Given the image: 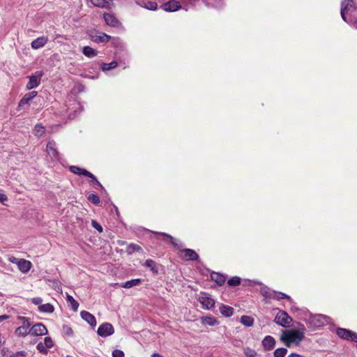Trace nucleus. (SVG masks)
Masks as SVG:
<instances>
[{"instance_id": "nucleus-43", "label": "nucleus", "mask_w": 357, "mask_h": 357, "mask_svg": "<svg viewBox=\"0 0 357 357\" xmlns=\"http://www.w3.org/2000/svg\"><path fill=\"white\" fill-rule=\"evenodd\" d=\"M27 355V353L25 351H20L13 353L10 355V357H25Z\"/></svg>"}, {"instance_id": "nucleus-52", "label": "nucleus", "mask_w": 357, "mask_h": 357, "mask_svg": "<svg viewBox=\"0 0 357 357\" xmlns=\"http://www.w3.org/2000/svg\"><path fill=\"white\" fill-rule=\"evenodd\" d=\"M96 324V320L93 315L91 314V326H95Z\"/></svg>"}, {"instance_id": "nucleus-34", "label": "nucleus", "mask_w": 357, "mask_h": 357, "mask_svg": "<svg viewBox=\"0 0 357 357\" xmlns=\"http://www.w3.org/2000/svg\"><path fill=\"white\" fill-rule=\"evenodd\" d=\"M17 319L21 321L22 325L20 326H24L27 329H30L29 327L31 326V322L29 318L19 316Z\"/></svg>"}, {"instance_id": "nucleus-23", "label": "nucleus", "mask_w": 357, "mask_h": 357, "mask_svg": "<svg viewBox=\"0 0 357 357\" xmlns=\"http://www.w3.org/2000/svg\"><path fill=\"white\" fill-rule=\"evenodd\" d=\"M142 283L141 279H132L131 280L126 281V282H123L120 284L121 287L129 289L132 287L139 285Z\"/></svg>"}, {"instance_id": "nucleus-21", "label": "nucleus", "mask_w": 357, "mask_h": 357, "mask_svg": "<svg viewBox=\"0 0 357 357\" xmlns=\"http://www.w3.org/2000/svg\"><path fill=\"white\" fill-rule=\"evenodd\" d=\"M144 266L149 268L153 274L158 273V266L155 261L149 259L145 261Z\"/></svg>"}, {"instance_id": "nucleus-31", "label": "nucleus", "mask_w": 357, "mask_h": 357, "mask_svg": "<svg viewBox=\"0 0 357 357\" xmlns=\"http://www.w3.org/2000/svg\"><path fill=\"white\" fill-rule=\"evenodd\" d=\"M117 65L118 63L116 61H113L109 63H102L101 64V68L102 71H107L116 68Z\"/></svg>"}, {"instance_id": "nucleus-15", "label": "nucleus", "mask_w": 357, "mask_h": 357, "mask_svg": "<svg viewBox=\"0 0 357 357\" xmlns=\"http://www.w3.org/2000/svg\"><path fill=\"white\" fill-rule=\"evenodd\" d=\"M46 150L52 158L59 159V152L56 150L55 142H49L47 144Z\"/></svg>"}, {"instance_id": "nucleus-45", "label": "nucleus", "mask_w": 357, "mask_h": 357, "mask_svg": "<svg viewBox=\"0 0 357 357\" xmlns=\"http://www.w3.org/2000/svg\"><path fill=\"white\" fill-rule=\"evenodd\" d=\"M31 303H33L36 305H42L43 299L40 297H35L31 299Z\"/></svg>"}, {"instance_id": "nucleus-11", "label": "nucleus", "mask_w": 357, "mask_h": 357, "mask_svg": "<svg viewBox=\"0 0 357 357\" xmlns=\"http://www.w3.org/2000/svg\"><path fill=\"white\" fill-rule=\"evenodd\" d=\"M181 3L176 0H170L162 5V8L167 12H174L181 8Z\"/></svg>"}, {"instance_id": "nucleus-33", "label": "nucleus", "mask_w": 357, "mask_h": 357, "mask_svg": "<svg viewBox=\"0 0 357 357\" xmlns=\"http://www.w3.org/2000/svg\"><path fill=\"white\" fill-rule=\"evenodd\" d=\"M227 284L230 287H236L241 284V278L237 276L232 277L227 281Z\"/></svg>"}, {"instance_id": "nucleus-42", "label": "nucleus", "mask_w": 357, "mask_h": 357, "mask_svg": "<svg viewBox=\"0 0 357 357\" xmlns=\"http://www.w3.org/2000/svg\"><path fill=\"white\" fill-rule=\"evenodd\" d=\"M100 202V198L97 195L91 194V202H92L94 204H98Z\"/></svg>"}, {"instance_id": "nucleus-37", "label": "nucleus", "mask_w": 357, "mask_h": 357, "mask_svg": "<svg viewBox=\"0 0 357 357\" xmlns=\"http://www.w3.org/2000/svg\"><path fill=\"white\" fill-rule=\"evenodd\" d=\"M91 225L99 233H102L103 231L102 227L96 220H91Z\"/></svg>"}, {"instance_id": "nucleus-12", "label": "nucleus", "mask_w": 357, "mask_h": 357, "mask_svg": "<svg viewBox=\"0 0 357 357\" xmlns=\"http://www.w3.org/2000/svg\"><path fill=\"white\" fill-rule=\"evenodd\" d=\"M110 38V36L105 33H100L99 35H98L96 33L91 32V41L96 43H107L109 40Z\"/></svg>"}, {"instance_id": "nucleus-38", "label": "nucleus", "mask_w": 357, "mask_h": 357, "mask_svg": "<svg viewBox=\"0 0 357 357\" xmlns=\"http://www.w3.org/2000/svg\"><path fill=\"white\" fill-rule=\"evenodd\" d=\"M37 349L39 351L40 353L43 354H47V349L46 346L43 343L40 342L36 346Z\"/></svg>"}, {"instance_id": "nucleus-32", "label": "nucleus", "mask_w": 357, "mask_h": 357, "mask_svg": "<svg viewBox=\"0 0 357 357\" xmlns=\"http://www.w3.org/2000/svg\"><path fill=\"white\" fill-rule=\"evenodd\" d=\"M67 301L70 303L72 310L76 312L79 307V303L76 301L72 296L68 295Z\"/></svg>"}, {"instance_id": "nucleus-27", "label": "nucleus", "mask_w": 357, "mask_h": 357, "mask_svg": "<svg viewBox=\"0 0 357 357\" xmlns=\"http://www.w3.org/2000/svg\"><path fill=\"white\" fill-rule=\"evenodd\" d=\"M142 250V248L139 245L135 243H130L126 248V252L128 253V255H132L135 252H139Z\"/></svg>"}, {"instance_id": "nucleus-40", "label": "nucleus", "mask_w": 357, "mask_h": 357, "mask_svg": "<svg viewBox=\"0 0 357 357\" xmlns=\"http://www.w3.org/2000/svg\"><path fill=\"white\" fill-rule=\"evenodd\" d=\"M244 354L248 357H255L257 355V353L255 350L251 349L250 348H246L244 351Z\"/></svg>"}, {"instance_id": "nucleus-7", "label": "nucleus", "mask_w": 357, "mask_h": 357, "mask_svg": "<svg viewBox=\"0 0 357 357\" xmlns=\"http://www.w3.org/2000/svg\"><path fill=\"white\" fill-rule=\"evenodd\" d=\"M43 74V71H36L33 75L29 76V82L26 86V89L31 90L38 86Z\"/></svg>"}, {"instance_id": "nucleus-57", "label": "nucleus", "mask_w": 357, "mask_h": 357, "mask_svg": "<svg viewBox=\"0 0 357 357\" xmlns=\"http://www.w3.org/2000/svg\"><path fill=\"white\" fill-rule=\"evenodd\" d=\"M151 357H164L163 356H162L161 354H158V353H153Z\"/></svg>"}, {"instance_id": "nucleus-24", "label": "nucleus", "mask_w": 357, "mask_h": 357, "mask_svg": "<svg viewBox=\"0 0 357 357\" xmlns=\"http://www.w3.org/2000/svg\"><path fill=\"white\" fill-rule=\"evenodd\" d=\"M70 170L71 172L77 175H84L86 176H89V172H88L86 169L80 168L77 166H70Z\"/></svg>"}, {"instance_id": "nucleus-53", "label": "nucleus", "mask_w": 357, "mask_h": 357, "mask_svg": "<svg viewBox=\"0 0 357 357\" xmlns=\"http://www.w3.org/2000/svg\"><path fill=\"white\" fill-rule=\"evenodd\" d=\"M8 199L7 196L4 194L0 193V202H3Z\"/></svg>"}, {"instance_id": "nucleus-59", "label": "nucleus", "mask_w": 357, "mask_h": 357, "mask_svg": "<svg viewBox=\"0 0 357 357\" xmlns=\"http://www.w3.org/2000/svg\"><path fill=\"white\" fill-rule=\"evenodd\" d=\"M208 5H209V4H211V5H213V4L212 3H211V2H208Z\"/></svg>"}, {"instance_id": "nucleus-28", "label": "nucleus", "mask_w": 357, "mask_h": 357, "mask_svg": "<svg viewBox=\"0 0 357 357\" xmlns=\"http://www.w3.org/2000/svg\"><path fill=\"white\" fill-rule=\"evenodd\" d=\"M241 322L244 326L250 327L253 325L254 319L250 316L243 315L241 318Z\"/></svg>"}, {"instance_id": "nucleus-17", "label": "nucleus", "mask_w": 357, "mask_h": 357, "mask_svg": "<svg viewBox=\"0 0 357 357\" xmlns=\"http://www.w3.org/2000/svg\"><path fill=\"white\" fill-rule=\"evenodd\" d=\"M211 279L219 286L223 285L226 281V277L224 275L216 272L211 273Z\"/></svg>"}, {"instance_id": "nucleus-48", "label": "nucleus", "mask_w": 357, "mask_h": 357, "mask_svg": "<svg viewBox=\"0 0 357 357\" xmlns=\"http://www.w3.org/2000/svg\"><path fill=\"white\" fill-rule=\"evenodd\" d=\"M206 324L210 326H213L215 324V323L216 322L215 319L213 318H211V317L207 318L206 319Z\"/></svg>"}, {"instance_id": "nucleus-5", "label": "nucleus", "mask_w": 357, "mask_h": 357, "mask_svg": "<svg viewBox=\"0 0 357 357\" xmlns=\"http://www.w3.org/2000/svg\"><path fill=\"white\" fill-rule=\"evenodd\" d=\"M356 10L355 2L354 0H343L341 3L340 14L342 20L347 22L346 13L354 12Z\"/></svg>"}, {"instance_id": "nucleus-9", "label": "nucleus", "mask_w": 357, "mask_h": 357, "mask_svg": "<svg viewBox=\"0 0 357 357\" xmlns=\"http://www.w3.org/2000/svg\"><path fill=\"white\" fill-rule=\"evenodd\" d=\"M198 301L202 305V307L207 310L211 309L215 305V301L206 293H201Z\"/></svg>"}, {"instance_id": "nucleus-58", "label": "nucleus", "mask_w": 357, "mask_h": 357, "mask_svg": "<svg viewBox=\"0 0 357 357\" xmlns=\"http://www.w3.org/2000/svg\"><path fill=\"white\" fill-rule=\"evenodd\" d=\"M354 26L357 29V19L355 20Z\"/></svg>"}, {"instance_id": "nucleus-18", "label": "nucleus", "mask_w": 357, "mask_h": 357, "mask_svg": "<svg viewBox=\"0 0 357 357\" xmlns=\"http://www.w3.org/2000/svg\"><path fill=\"white\" fill-rule=\"evenodd\" d=\"M48 41L47 37L41 36L38 37L36 40L31 42V47L34 50H38L43 47Z\"/></svg>"}, {"instance_id": "nucleus-20", "label": "nucleus", "mask_w": 357, "mask_h": 357, "mask_svg": "<svg viewBox=\"0 0 357 357\" xmlns=\"http://www.w3.org/2000/svg\"><path fill=\"white\" fill-rule=\"evenodd\" d=\"M32 264L31 261H27L24 259H20L19 264L17 265L18 268L22 273H27L31 268Z\"/></svg>"}, {"instance_id": "nucleus-54", "label": "nucleus", "mask_w": 357, "mask_h": 357, "mask_svg": "<svg viewBox=\"0 0 357 357\" xmlns=\"http://www.w3.org/2000/svg\"><path fill=\"white\" fill-rule=\"evenodd\" d=\"M97 55V51L95 49L91 47V57Z\"/></svg>"}, {"instance_id": "nucleus-35", "label": "nucleus", "mask_w": 357, "mask_h": 357, "mask_svg": "<svg viewBox=\"0 0 357 357\" xmlns=\"http://www.w3.org/2000/svg\"><path fill=\"white\" fill-rule=\"evenodd\" d=\"M287 353V349L286 348H278L275 350L273 353L274 357H284Z\"/></svg>"}, {"instance_id": "nucleus-22", "label": "nucleus", "mask_w": 357, "mask_h": 357, "mask_svg": "<svg viewBox=\"0 0 357 357\" xmlns=\"http://www.w3.org/2000/svg\"><path fill=\"white\" fill-rule=\"evenodd\" d=\"M220 312L223 316L229 317L234 313V308L230 306L222 304L220 306Z\"/></svg>"}, {"instance_id": "nucleus-1", "label": "nucleus", "mask_w": 357, "mask_h": 357, "mask_svg": "<svg viewBox=\"0 0 357 357\" xmlns=\"http://www.w3.org/2000/svg\"><path fill=\"white\" fill-rule=\"evenodd\" d=\"M304 338V332L298 331L296 329L283 331L280 340L288 347L292 344H298Z\"/></svg>"}, {"instance_id": "nucleus-41", "label": "nucleus", "mask_w": 357, "mask_h": 357, "mask_svg": "<svg viewBox=\"0 0 357 357\" xmlns=\"http://www.w3.org/2000/svg\"><path fill=\"white\" fill-rule=\"evenodd\" d=\"M125 354L123 351L115 349L112 351V357H124Z\"/></svg>"}, {"instance_id": "nucleus-55", "label": "nucleus", "mask_w": 357, "mask_h": 357, "mask_svg": "<svg viewBox=\"0 0 357 357\" xmlns=\"http://www.w3.org/2000/svg\"><path fill=\"white\" fill-rule=\"evenodd\" d=\"M8 319V316L6 314L1 315L0 316V322H2L3 321Z\"/></svg>"}, {"instance_id": "nucleus-60", "label": "nucleus", "mask_w": 357, "mask_h": 357, "mask_svg": "<svg viewBox=\"0 0 357 357\" xmlns=\"http://www.w3.org/2000/svg\"><path fill=\"white\" fill-rule=\"evenodd\" d=\"M66 357H71V356H67Z\"/></svg>"}, {"instance_id": "nucleus-26", "label": "nucleus", "mask_w": 357, "mask_h": 357, "mask_svg": "<svg viewBox=\"0 0 357 357\" xmlns=\"http://www.w3.org/2000/svg\"><path fill=\"white\" fill-rule=\"evenodd\" d=\"M140 5H141V6H142L148 10H155L158 8V4L155 1H143L142 4H140Z\"/></svg>"}, {"instance_id": "nucleus-56", "label": "nucleus", "mask_w": 357, "mask_h": 357, "mask_svg": "<svg viewBox=\"0 0 357 357\" xmlns=\"http://www.w3.org/2000/svg\"><path fill=\"white\" fill-rule=\"evenodd\" d=\"M288 357H305V356L297 354L296 353H292L290 355H289Z\"/></svg>"}, {"instance_id": "nucleus-10", "label": "nucleus", "mask_w": 357, "mask_h": 357, "mask_svg": "<svg viewBox=\"0 0 357 357\" xmlns=\"http://www.w3.org/2000/svg\"><path fill=\"white\" fill-rule=\"evenodd\" d=\"M30 335H44L47 333V330L44 324L41 323H38L34 324L29 329Z\"/></svg>"}, {"instance_id": "nucleus-36", "label": "nucleus", "mask_w": 357, "mask_h": 357, "mask_svg": "<svg viewBox=\"0 0 357 357\" xmlns=\"http://www.w3.org/2000/svg\"><path fill=\"white\" fill-rule=\"evenodd\" d=\"M45 130V128L40 124H37L34 128L35 135L38 137L42 136L44 134Z\"/></svg>"}, {"instance_id": "nucleus-3", "label": "nucleus", "mask_w": 357, "mask_h": 357, "mask_svg": "<svg viewBox=\"0 0 357 357\" xmlns=\"http://www.w3.org/2000/svg\"><path fill=\"white\" fill-rule=\"evenodd\" d=\"M275 322L282 327H289L292 322V318L284 310H279L277 313Z\"/></svg>"}, {"instance_id": "nucleus-44", "label": "nucleus", "mask_w": 357, "mask_h": 357, "mask_svg": "<svg viewBox=\"0 0 357 357\" xmlns=\"http://www.w3.org/2000/svg\"><path fill=\"white\" fill-rule=\"evenodd\" d=\"M63 330L65 334L67 335L70 336L73 333L72 328L69 326H67V325L63 326Z\"/></svg>"}, {"instance_id": "nucleus-46", "label": "nucleus", "mask_w": 357, "mask_h": 357, "mask_svg": "<svg viewBox=\"0 0 357 357\" xmlns=\"http://www.w3.org/2000/svg\"><path fill=\"white\" fill-rule=\"evenodd\" d=\"M81 317L84 321L89 323V312L86 311H82Z\"/></svg>"}, {"instance_id": "nucleus-19", "label": "nucleus", "mask_w": 357, "mask_h": 357, "mask_svg": "<svg viewBox=\"0 0 357 357\" xmlns=\"http://www.w3.org/2000/svg\"><path fill=\"white\" fill-rule=\"evenodd\" d=\"M264 295L266 297L274 298L277 300H281V299H284V298L289 299V300L291 299L289 296H288L284 293L275 291H273L272 292H269V293L265 292Z\"/></svg>"}, {"instance_id": "nucleus-6", "label": "nucleus", "mask_w": 357, "mask_h": 357, "mask_svg": "<svg viewBox=\"0 0 357 357\" xmlns=\"http://www.w3.org/2000/svg\"><path fill=\"white\" fill-rule=\"evenodd\" d=\"M336 333L342 339L351 340L357 343V333L343 328H337Z\"/></svg>"}, {"instance_id": "nucleus-29", "label": "nucleus", "mask_w": 357, "mask_h": 357, "mask_svg": "<svg viewBox=\"0 0 357 357\" xmlns=\"http://www.w3.org/2000/svg\"><path fill=\"white\" fill-rule=\"evenodd\" d=\"M91 3L93 6L100 8H107L109 4V1L107 0H91Z\"/></svg>"}, {"instance_id": "nucleus-39", "label": "nucleus", "mask_w": 357, "mask_h": 357, "mask_svg": "<svg viewBox=\"0 0 357 357\" xmlns=\"http://www.w3.org/2000/svg\"><path fill=\"white\" fill-rule=\"evenodd\" d=\"M47 348H52L54 345V342L50 337H46L43 343Z\"/></svg>"}, {"instance_id": "nucleus-13", "label": "nucleus", "mask_w": 357, "mask_h": 357, "mask_svg": "<svg viewBox=\"0 0 357 357\" xmlns=\"http://www.w3.org/2000/svg\"><path fill=\"white\" fill-rule=\"evenodd\" d=\"M103 18L106 24L110 26L118 27L121 24L119 20L113 14L105 13Z\"/></svg>"}, {"instance_id": "nucleus-14", "label": "nucleus", "mask_w": 357, "mask_h": 357, "mask_svg": "<svg viewBox=\"0 0 357 357\" xmlns=\"http://www.w3.org/2000/svg\"><path fill=\"white\" fill-rule=\"evenodd\" d=\"M262 345L265 351L272 350L275 345V340L272 336L266 335L262 340Z\"/></svg>"}, {"instance_id": "nucleus-2", "label": "nucleus", "mask_w": 357, "mask_h": 357, "mask_svg": "<svg viewBox=\"0 0 357 357\" xmlns=\"http://www.w3.org/2000/svg\"><path fill=\"white\" fill-rule=\"evenodd\" d=\"M155 234L163 236L166 238H168L170 240L171 243L176 248H177L181 252L184 253V255L183 256V259L185 260H191V261H196L199 259L198 254L192 249L189 248H183V244H178L176 242V240L170 235L166 234V233H159L155 232Z\"/></svg>"}, {"instance_id": "nucleus-16", "label": "nucleus", "mask_w": 357, "mask_h": 357, "mask_svg": "<svg viewBox=\"0 0 357 357\" xmlns=\"http://www.w3.org/2000/svg\"><path fill=\"white\" fill-rule=\"evenodd\" d=\"M38 94L37 91H33L31 92L26 93L24 97L20 100L18 107H21L25 105H28L32 99H33Z\"/></svg>"}, {"instance_id": "nucleus-51", "label": "nucleus", "mask_w": 357, "mask_h": 357, "mask_svg": "<svg viewBox=\"0 0 357 357\" xmlns=\"http://www.w3.org/2000/svg\"><path fill=\"white\" fill-rule=\"evenodd\" d=\"M83 53L85 56L89 57V46H86L84 47Z\"/></svg>"}, {"instance_id": "nucleus-47", "label": "nucleus", "mask_w": 357, "mask_h": 357, "mask_svg": "<svg viewBox=\"0 0 357 357\" xmlns=\"http://www.w3.org/2000/svg\"><path fill=\"white\" fill-rule=\"evenodd\" d=\"M294 326L298 328V329L296 331H303L305 333V326L303 324H302L301 323L296 322V324L294 325Z\"/></svg>"}, {"instance_id": "nucleus-49", "label": "nucleus", "mask_w": 357, "mask_h": 357, "mask_svg": "<svg viewBox=\"0 0 357 357\" xmlns=\"http://www.w3.org/2000/svg\"><path fill=\"white\" fill-rule=\"evenodd\" d=\"M9 261L13 264H16L17 265H18L20 259H17L15 257H11L9 258Z\"/></svg>"}, {"instance_id": "nucleus-30", "label": "nucleus", "mask_w": 357, "mask_h": 357, "mask_svg": "<svg viewBox=\"0 0 357 357\" xmlns=\"http://www.w3.org/2000/svg\"><path fill=\"white\" fill-rule=\"evenodd\" d=\"M15 333L19 337H25L26 335L30 334L29 329H27L24 326L17 327Z\"/></svg>"}, {"instance_id": "nucleus-8", "label": "nucleus", "mask_w": 357, "mask_h": 357, "mask_svg": "<svg viewBox=\"0 0 357 357\" xmlns=\"http://www.w3.org/2000/svg\"><path fill=\"white\" fill-rule=\"evenodd\" d=\"M114 333V328L113 326L109 323H104L101 324L97 331L98 335L106 337Z\"/></svg>"}, {"instance_id": "nucleus-4", "label": "nucleus", "mask_w": 357, "mask_h": 357, "mask_svg": "<svg viewBox=\"0 0 357 357\" xmlns=\"http://www.w3.org/2000/svg\"><path fill=\"white\" fill-rule=\"evenodd\" d=\"M329 317L323 314H315L309 319V324L312 328H320L328 322Z\"/></svg>"}, {"instance_id": "nucleus-50", "label": "nucleus", "mask_w": 357, "mask_h": 357, "mask_svg": "<svg viewBox=\"0 0 357 357\" xmlns=\"http://www.w3.org/2000/svg\"><path fill=\"white\" fill-rule=\"evenodd\" d=\"M91 181H96V183L103 190L102 185L97 181L96 176L91 173Z\"/></svg>"}, {"instance_id": "nucleus-25", "label": "nucleus", "mask_w": 357, "mask_h": 357, "mask_svg": "<svg viewBox=\"0 0 357 357\" xmlns=\"http://www.w3.org/2000/svg\"><path fill=\"white\" fill-rule=\"evenodd\" d=\"M40 312L52 313L54 310V306L50 303H46L38 306Z\"/></svg>"}]
</instances>
